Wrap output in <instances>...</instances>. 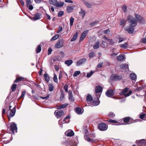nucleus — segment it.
<instances>
[{
	"label": "nucleus",
	"mask_w": 146,
	"mask_h": 146,
	"mask_svg": "<svg viewBox=\"0 0 146 146\" xmlns=\"http://www.w3.org/2000/svg\"><path fill=\"white\" fill-rule=\"evenodd\" d=\"M108 41L109 42V44L110 45H113L114 43V42L113 41V40L112 39H109Z\"/></svg>",
	"instance_id": "680f3d73"
},
{
	"label": "nucleus",
	"mask_w": 146,
	"mask_h": 146,
	"mask_svg": "<svg viewBox=\"0 0 146 146\" xmlns=\"http://www.w3.org/2000/svg\"><path fill=\"white\" fill-rule=\"evenodd\" d=\"M27 6L28 7V9L29 10H32L33 9V6L32 5H31V4L29 5H27Z\"/></svg>",
	"instance_id": "6e6d98bb"
},
{
	"label": "nucleus",
	"mask_w": 146,
	"mask_h": 146,
	"mask_svg": "<svg viewBox=\"0 0 146 146\" xmlns=\"http://www.w3.org/2000/svg\"><path fill=\"white\" fill-rule=\"evenodd\" d=\"M137 145L139 146H146V140L142 139L137 141Z\"/></svg>",
	"instance_id": "1a4fd4ad"
},
{
	"label": "nucleus",
	"mask_w": 146,
	"mask_h": 146,
	"mask_svg": "<svg viewBox=\"0 0 146 146\" xmlns=\"http://www.w3.org/2000/svg\"><path fill=\"white\" fill-rule=\"evenodd\" d=\"M64 14V12L63 11H60L58 14V16L59 17L62 16Z\"/></svg>",
	"instance_id": "37998d69"
},
{
	"label": "nucleus",
	"mask_w": 146,
	"mask_h": 146,
	"mask_svg": "<svg viewBox=\"0 0 146 146\" xmlns=\"http://www.w3.org/2000/svg\"><path fill=\"white\" fill-rule=\"evenodd\" d=\"M120 67L121 69L126 70L129 69L128 64H121Z\"/></svg>",
	"instance_id": "5701e85b"
},
{
	"label": "nucleus",
	"mask_w": 146,
	"mask_h": 146,
	"mask_svg": "<svg viewBox=\"0 0 146 146\" xmlns=\"http://www.w3.org/2000/svg\"><path fill=\"white\" fill-rule=\"evenodd\" d=\"M110 31L109 29H107L103 31V33L105 34H108L110 33Z\"/></svg>",
	"instance_id": "052dcab7"
},
{
	"label": "nucleus",
	"mask_w": 146,
	"mask_h": 146,
	"mask_svg": "<svg viewBox=\"0 0 146 146\" xmlns=\"http://www.w3.org/2000/svg\"><path fill=\"white\" fill-rule=\"evenodd\" d=\"M17 84H13L11 86V88L12 89V92L15 91L16 88Z\"/></svg>",
	"instance_id": "ea45409f"
},
{
	"label": "nucleus",
	"mask_w": 146,
	"mask_h": 146,
	"mask_svg": "<svg viewBox=\"0 0 146 146\" xmlns=\"http://www.w3.org/2000/svg\"><path fill=\"white\" fill-rule=\"evenodd\" d=\"M64 94L63 93H62L61 94V95H60V100H63V99L64 98Z\"/></svg>",
	"instance_id": "774afa93"
},
{
	"label": "nucleus",
	"mask_w": 146,
	"mask_h": 146,
	"mask_svg": "<svg viewBox=\"0 0 146 146\" xmlns=\"http://www.w3.org/2000/svg\"><path fill=\"white\" fill-rule=\"evenodd\" d=\"M126 22V20L125 19H123L120 23V25H123V26L125 25V23Z\"/></svg>",
	"instance_id": "4c0bfd02"
},
{
	"label": "nucleus",
	"mask_w": 146,
	"mask_h": 146,
	"mask_svg": "<svg viewBox=\"0 0 146 146\" xmlns=\"http://www.w3.org/2000/svg\"><path fill=\"white\" fill-rule=\"evenodd\" d=\"M53 86L52 84H50L49 86V90L50 91H53Z\"/></svg>",
	"instance_id": "09e8293b"
},
{
	"label": "nucleus",
	"mask_w": 146,
	"mask_h": 146,
	"mask_svg": "<svg viewBox=\"0 0 146 146\" xmlns=\"http://www.w3.org/2000/svg\"><path fill=\"white\" fill-rule=\"evenodd\" d=\"M124 58V56L123 54H120L117 57V59L120 61L122 60Z\"/></svg>",
	"instance_id": "cd10ccee"
},
{
	"label": "nucleus",
	"mask_w": 146,
	"mask_h": 146,
	"mask_svg": "<svg viewBox=\"0 0 146 146\" xmlns=\"http://www.w3.org/2000/svg\"><path fill=\"white\" fill-rule=\"evenodd\" d=\"M74 21V18L71 17L70 19V26H72L73 25Z\"/></svg>",
	"instance_id": "e433bc0d"
},
{
	"label": "nucleus",
	"mask_w": 146,
	"mask_h": 146,
	"mask_svg": "<svg viewBox=\"0 0 146 146\" xmlns=\"http://www.w3.org/2000/svg\"><path fill=\"white\" fill-rule=\"evenodd\" d=\"M92 96L90 94H88L86 97V100L87 102H91L92 100Z\"/></svg>",
	"instance_id": "7c9ffc66"
},
{
	"label": "nucleus",
	"mask_w": 146,
	"mask_h": 146,
	"mask_svg": "<svg viewBox=\"0 0 146 146\" xmlns=\"http://www.w3.org/2000/svg\"><path fill=\"white\" fill-rule=\"evenodd\" d=\"M127 19L131 27H134L137 25V21L131 15H129L127 17Z\"/></svg>",
	"instance_id": "f257e3e1"
},
{
	"label": "nucleus",
	"mask_w": 146,
	"mask_h": 146,
	"mask_svg": "<svg viewBox=\"0 0 146 146\" xmlns=\"http://www.w3.org/2000/svg\"><path fill=\"white\" fill-rule=\"evenodd\" d=\"M65 91L67 92H68V86L67 85H66L64 87Z\"/></svg>",
	"instance_id": "69168bd1"
},
{
	"label": "nucleus",
	"mask_w": 146,
	"mask_h": 146,
	"mask_svg": "<svg viewBox=\"0 0 146 146\" xmlns=\"http://www.w3.org/2000/svg\"><path fill=\"white\" fill-rule=\"evenodd\" d=\"M129 89L127 88H125L122 91L120 92L119 94L120 95H123L125 96V97H127L130 95L132 93V91L131 90L127 93H126L128 91Z\"/></svg>",
	"instance_id": "7ed1b4c3"
},
{
	"label": "nucleus",
	"mask_w": 146,
	"mask_h": 146,
	"mask_svg": "<svg viewBox=\"0 0 146 146\" xmlns=\"http://www.w3.org/2000/svg\"><path fill=\"white\" fill-rule=\"evenodd\" d=\"M64 40L63 39L58 40L55 44L54 47L56 48H59L63 46Z\"/></svg>",
	"instance_id": "20e7f679"
},
{
	"label": "nucleus",
	"mask_w": 146,
	"mask_h": 146,
	"mask_svg": "<svg viewBox=\"0 0 146 146\" xmlns=\"http://www.w3.org/2000/svg\"><path fill=\"white\" fill-rule=\"evenodd\" d=\"M130 77L131 79L133 81L135 82L136 79V75L134 73H131L130 74Z\"/></svg>",
	"instance_id": "b1692460"
},
{
	"label": "nucleus",
	"mask_w": 146,
	"mask_h": 146,
	"mask_svg": "<svg viewBox=\"0 0 146 146\" xmlns=\"http://www.w3.org/2000/svg\"><path fill=\"white\" fill-rule=\"evenodd\" d=\"M93 73V72L91 70L90 72H88L87 73L86 76L88 78L90 77L92 75Z\"/></svg>",
	"instance_id": "de8ad7c7"
},
{
	"label": "nucleus",
	"mask_w": 146,
	"mask_h": 146,
	"mask_svg": "<svg viewBox=\"0 0 146 146\" xmlns=\"http://www.w3.org/2000/svg\"><path fill=\"white\" fill-rule=\"evenodd\" d=\"M129 120V118L128 117H126L124 118V121L125 123L128 122Z\"/></svg>",
	"instance_id": "13d9d810"
},
{
	"label": "nucleus",
	"mask_w": 146,
	"mask_h": 146,
	"mask_svg": "<svg viewBox=\"0 0 146 146\" xmlns=\"http://www.w3.org/2000/svg\"><path fill=\"white\" fill-rule=\"evenodd\" d=\"M95 136L93 134H90L89 136L88 135L85 136V138L86 140L88 142L91 141L92 140H94L93 138L95 137Z\"/></svg>",
	"instance_id": "9b49d317"
},
{
	"label": "nucleus",
	"mask_w": 146,
	"mask_h": 146,
	"mask_svg": "<svg viewBox=\"0 0 146 146\" xmlns=\"http://www.w3.org/2000/svg\"><path fill=\"white\" fill-rule=\"evenodd\" d=\"M145 113H141L139 117L141 119H143L144 117V116H145Z\"/></svg>",
	"instance_id": "bf43d9fd"
},
{
	"label": "nucleus",
	"mask_w": 146,
	"mask_h": 146,
	"mask_svg": "<svg viewBox=\"0 0 146 146\" xmlns=\"http://www.w3.org/2000/svg\"><path fill=\"white\" fill-rule=\"evenodd\" d=\"M79 14L80 16L82 17V18H83L86 14V12L84 10L81 8L80 11L79 12Z\"/></svg>",
	"instance_id": "393cba45"
},
{
	"label": "nucleus",
	"mask_w": 146,
	"mask_h": 146,
	"mask_svg": "<svg viewBox=\"0 0 146 146\" xmlns=\"http://www.w3.org/2000/svg\"><path fill=\"white\" fill-rule=\"evenodd\" d=\"M108 122L110 123H117V121L115 120H113L111 119H108Z\"/></svg>",
	"instance_id": "8fccbe9b"
},
{
	"label": "nucleus",
	"mask_w": 146,
	"mask_h": 146,
	"mask_svg": "<svg viewBox=\"0 0 146 146\" xmlns=\"http://www.w3.org/2000/svg\"><path fill=\"white\" fill-rule=\"evenodd\" d=\"M44 78L45 80L47 82L49 81L50 80V77L47 74H44Z\"/></svg>",
	"instance_id": "c85d7f7f"
},
{
	"label": "nucleus",
	"mask_w": 146,
	"mask_h": 146,
	"mask_svg": "<svg viewBox=\"0 0 146 146\" xmlns=\"http://www.w3.org/2000/svg\"><path fill=\"white\" fill-rule=\"evenodd\" d=\"M65 134L67 136L71 137L74 135V133L73 131L71 130H68L66 131Z\"/></svg>",
	"instance_id": "ddd939ff"
},
{
	"label": "nucleus",
	"mask_w": 146,
	"mask_h": 146,
	"mask_svg": "<svg viewBox=\"0 0 146 146\" xmlns=\"http://www.w3.org/2000/svg\"><path fill=\"white\" fill-rule=\"evenodd\" d=\"M118 43H120L123 41L124 40V38L121 37H119L118 38Z\"/></svg>",
	"instance_id": "4d7b16f0"
},
{
	"label": "nucleus",
	"mask_w": 146,
	"mask_h": 146,
	"mask_svg": "<svg viewBox=\"0 0 146 146\" xmlns=\"http://www.w3.org/2000/svg\"><path fill=\"white\" fill-rule=\"evenodd\" d=\"M53 80L54 82L56 83H57L58 82V80L56 74H54V76L53 78Z\"/></svg>",
	"instance_id": "c03bdc74"
},
{
	"label": "nucleus",
	"mask_w": 146,
	"mask_h": 146,
	"mask_svg": "<svg viewBox=\"0 0 146 146\" xmlns=\"http://www.w3.org/2000/svg\"><path fill=\"white\" fill-rule=\"evenodd\" d=\"M98 128L101 131H105L108 129V126L105 123H101L98 125Z\"/></svg>",
	"instance_id": "423d86ee"
},
{
	"label": "nucleus",
	"mask_w": 146,
	"mask_h": 146,
	"mask_svg": "<svg viewBox=\"0 0 146 146\" xmlns=\"http://www.w3.org/2000/svg\"><path fill=\"white\" fill-rule=\"evenodd\" d=\"M98 23V21H95L94 22L91 23H90V25L91 26H94L96 25Z\"/></svg>",
	"instance_id": "603ef678"
},
{
	"label": "nucleus",
	"mask_w": 146,
	"mask_h": 146,
	"mask_svg": "<svg viewBox=\"0 0 146 146\" xmlns=\"http://www.w3.org/2000/svg\"><path fill=\"white\" fill-rule=\"evenodd\" d=\"M73 63V61L72 60H67L65 61V64L68 66H70Z\"/></svg>",
	"instance_id": "a878e982"
},
{
	"label": "nucleus",
	"mask_w": 146,
	"mask_h": 146,
	"mask_svg": "<svg viewBox=\"0 0 146 146\" xmlns=\"http://www.w3.org/2000/svg\"><path fill=\"white\" fill-rule=\"evenodd\" d=\"M78 33L76 32L73 36V37L71 39L70 41L71 42H73L75 40L77 39L78 37Z\"/></svg>",
	"instance_id": "2f4dec72"
},
{
	"label": "nucleus",
	"mask_w": 146,
	"mask_h": 146,
	"mask_svg": "<svg viewBox=\"0 0 146 146\" xmlns=\"http://www.w3.org/2000/svg\"><path fill=\"white\" fill-rule=\"evenodd\" d=\"M62 30V27L61 26L59 27V28L58 29V31L57 32V33H60Z\"/></svg>",
	"instance_id": "e2e57ef3"
},
{
	"label": "nucleus",
	"mask_w": 146,
	"mask_h": 146,
	"mask_svg": "<svg viewBox=\"0 0 146 146\" xmlns=\"http://www.w3.org/2000/svg\"><path fill=\"white\" fill-rule=\"evenodd\" d=\"M56 111H55L54 114L57 118H59L61 117L64 114L63 111L62 110H59L57 112Z\"/></svg>",
	"instance_id": "9d476101"
},
{
	"label": "nucleus",
	"mask_w": 146,
	"mask_h": 146,
	"mask_svg": "<svg viewBox=\"0 0 146 146\" xmlns=\"http://www.w3.org/2000/svg\"><path fill=\"white\" fill-rule=\"evenodd\" d=\"M86 61V58H83L79 60L77 62L76 66H79L85 63Z\"/></svg>",
	"instance_id": "dca6fc26"
},
{
	"label": "nucleus",
	"mask_w": 146,
	"mask_h": 146,
	"mask_svg": "<svg viewBox=\"0 0 146 146\" xmlns=\"http://www.w3.org/2000/svg\"><path fill=\"white\" fill-rule=\"evenodd\" d=\"M41 47L40 45H38L36 49V52L37 53H39L41 50Z\"/></svg>",
	"instance_id": "79ce46f5"
},
{
	"label": "nucleus",
	"mask_w": 146,
	"mask_h": 146,
	"mask_svg": "<svg viewBox=\"0 0 146 146\" xmlns=\"http://www.w3.org/2000/svg\"><path fill=\"white\" fill-rule=\"evenodd\" d=\"M24 78L22 77H19L17 78L15 80L14 82H17L19 81L23 80Z\"/></svg>",
	"instance_id": "72a5a7b5"
},
{
	"label": "nucleus",
	"mask_w": 146,
	"mask_h": 146,
	"mask_svg": "<svg viewBox=\"0 0 146 146\" xmlns=\"http://www.w3.org/2000/svg\"><path fill=\"white\" fill-rule=\"evenodd\" d=\"M125 29L129 33H133L134 31V27H126L125 28Z\"/></svg>",
	"instance_id": "a211bd4d"
},
{
	"label": "nucleus",
	"mask_w": 146,
	"mask_h": 146,
	"mask_svg": "<svg viewBox=\"0 0 146 146\" xmlns=\"http://www.w3.org/2000/svg\"><path fill=\"white\" fill-rule=\"evenodd\" d=\"M82 109L79 107H77L75 109V111L76 113L79 114H81L82 113Z\"/></svg>",
	"instance_id": "bb28decb"
},
{
	"label": "nucleus",
	"mask_w": 146,
	"mask_h": 146,
	"mask_svg": "<svg viewBox=\"0 0 146 146\" xmlns=\"http://www.w3.org/2000/svg\"><path fill=\"white\" fill-rule=\"evenodd\" d=\"M80 73V72L79 71H77L75 72L73 76L74 77L76 76Z\"/></svg>",
	"instance_id": "49530a36"
},
{
	"label": "nucleus",
	"mask_w": 146,
	"mask_h": 146,
	"mask_svg": "<svg viewBox=\"0 0 146 146\" xmlns=\"http://www.w3.org/2000/svg\"><path fill=\"white\" fill-rule=\"evenodd\" d=\"M108 45V43L104 41H102V43L100 44V46L103 48L107 47Z\"/></svg>",
	"instance_id": "473e14b6"
},
{
	"label": "nucleus",
	"mask_w": 146,
	"mask_h": 146,
	"mask_svg": "<svg viewBox=\"0 0 146 146\" xmlns=\"http://www.w3.org/2000/svg\"><path fill=\"white\" fill-rule=\"evenodd\" d=\"M143 88L141 87H139L137 88L135 90V91L136 92H140L141 91Z\"/></svg>",
	"instance_id": "5fc2aeb1"
},
{
	"label": "nucleus",
	"mask_w": 146,
	"mask_h": 146,
	"mask_svg": "<svg viewBox=\"0 0 146 146\" xmlns=\"http://www.w3.org/2000/svg\"><path fill=\"white\" fill-rule=\"evenodd\" d=\"M122 10L124 12H126L127 10V7L125 5H123L122 7Z\"/></svg>",
	"instance_id": "864d4df0"
},
{
	"label": "nucleus",
	"mask_w": 146,
	"mask_h": 146,
	"mask_svg": "<svg viewBox=\"0 0 146 146\" xmlns=\"http://www.w3.org/2000/svg\"><path fill=\"white\" fill-rule=\"evenodd\" d=\"M50 3L55 6L57 7H61L63 6L64 2H58L57 0H49Z\"/></svg>",
	"instance_id": "f03ea898"
},
{
	"label": "nucleus",
	"mask_w": 146,
	"mask_h": 146,
	"mask_svg": "<svg viewBox=\"0 0 146 146\" xmlns=\"http://www.w3.org/2000/svg\"><path fill=\"white\" fill-rule=\"evenodd\" d=\"M119 46L121 48L126 49L128 47V43L126 42L124 44L120 45Z\"/></svg>",
	"instance_id": "f704fd0d"
},
{
	"label": "nucleus",
	"mask_w": 146,
	"mask_h": 146,
	"mask_svg": "<svg viewBox=\"0 0 146 146\" xmlns=\"http://www.w3.org/2000/svg\"><path fill=\"white\" fill-rule=\"evenodd\" d=\"M68 105V104H62V105H61L60 106L61 107V109L64 108H65Z\"/></svg>",
	"instance_id": "0e129e2a"
},
{
	"label": "nucleus",
	"mask_w": 146,
	"mask_h": 146,
	"mask_svg": "<svg viewBox=\"0 0 146 146\" xmlns=\"http://www.w3.org/2000/svg\"><path fill=\"white\" fill-rule=\"evenodd\" d=\"M11 129L12 131L14 133L15 131L16 132H17V125L14 123H11L10 126Z\"/></svg>",
	"instance_id": "f8f14e48"
},
{
	"label": "nucleus",
	"mask_w": 146,
	"mask_h": 146,
	"mask_svg": "<svg viewBox=\"0 0 146 146\" xmlns=\"http://www.w3.org/2000/svg\"><path fill=\"white\" fill-rule=\"evenodd\" d=\"M122 78L121 75H118L116 74H113L110 77V80L112 81H117L121 79Z\"/></svg>",
	"instance_id": "39448f33"
},
{
	"label": "nucleus",
	"mask_w": 146,
	"mask_h": 146,
	"mask_svg": "<svg viewBox=\"0 0 146 146\" xmlns=\"http://www.w3.org/2000/svg\"><path fill=\"white\" fill-rule=\"evenodd\" d=\"M16 108L15 107L13 108L12 110H10V112L9 113V116L12 117H13L15 115L16 112Z\"/></svg>",
	"instance_id": "aec40b11"
},
{
	"label": "nucleus",
	"mask_w": 146,
	"mask_h": 146,
	"mask_svg": "<svg viewBox=\"0 0 146 146\" xmlns=\"http://www.w3.org/2000/svg\"><path fill=\"white\" fill-rule=\"evenodd\" d=\"M114 94V91L113 90L111 89L107 91L106 92V96L108 97H111Z\"/></svg>",
	"instance_id": "0eeeda50"
},
{
	"label": "nucleus",
	"mask_w": 146,
	"mask_h": 146,
	"mask_svg": "<svg viewBox=\"0 0 146 146\" xmlns=\"http://www.w3.org/2000/svg\"><path fill=\"white\" fill-rule=\"evenodd\" d=\"M99 42H96V44L93 46V48L95 49H98L99 48Z\"/></svg>",
	"instance_id": "a18cd8bd"
},
{
	"label": "nucleus",
	"mask_w": 146,
	"mask_h": 146,
	"mask_svg": "<svg viewBox=\"0 0 146 146\" xmlns=\"http://www.w3.org/2000/svg\"><path fill=\"white\" fill-rule=\"evenodd\" d=\"M88 30H86L84 31L82 34L80 38V41H82L83 39L84 38L87 34H88Z\"/></svg>",
	"instance_id": "f3484780"
},
{
	"label": "nucleus",
	"mask_w": 146,
	"mask_h": 146,
	"mask_svg": "<svg viewBox=\"0 0 146 146\" xmlns=\"http://www.w3.org/2000/svg\"><path fill=\"white\" fill-rule=\"evenodd\" d=\"M83 3L88 8H90L91 7V5L88 2L85 1H84Z\"/></svg>",
	"instance_id": "a19ab883"
},
{
	"label": "nucleus",
	"mask_w": 146,
	"mask_h": 146,
	"mask_svg": "<svg viewBox=\"0 0 146 146\" xmlns=\"http://www.w3.org/2000/svg\"><path fill=\"white\" fill-rule=\"evenodd\" d=\"M102 91V89L101 86L98 85L95 88V92L96 94L101 93ZM97 95V94H96Z\"/></svg>",
	"instance_id": "2eb2a0df"
},
{
	"label": "nucleus",
	"mask_w": 146,
	"mask_h": 146,
	"mask_svg": "<svg viewBox=\"0 0 146 146\" xmlns=\"http://www.w3.org/2000/svg\"><path fill=\"white\" fill-rule=\"evenodd\" d=\"M135 16L136 19L139 22H142L144 20L143 18L141 16L138 15L137 14H135Z\"/></svg>",
	"instance_id": "6ab92c4d"
},
{
	"label": "nucleus",
	"mask_w": 146,
	"mask_h": 146,
	"mask_svg": "<svg viewBox=\"0 0 146 146\" xmlns=\"http://www.w3.org/2000/svg\"><path fill=\"white\" fill-rule=\"evenodd\" d=\"M60 35L59 34H56L53 36L51 39V41L55 40L57 39L59 37Z\"/></svg>",
	"instance_id": "c756f323"
},
{
	"label": "nucleus",
	"mask_w": 146,
	"mask_h": 146,
	"mask_svg": "<svg viewBox=\"0 0 146 146\" xmlns=\"http://www.w3.org/2000/svg\"><path fill=\"white\" fill-rule=\"evenodd\" d=\"M103 62L99 63L98 64L97 67L98 68H100L103 65Z\"/></svg>",
	"instance_id": "338daca9"
},
{
	"label": "nucleus",
	"mask_w": 146,
	"mask_h": 146,
	"mask_svg": "<svg viewBox=\"0 0 146 146\" xmlns=\"http://www.w3.org/2000/svg\"><path fill=\"white\" fill-rule=\"evenodd\" d=\"M88 55L91 58L95 56V54L93 52H91Z\"/></svg>",
	"instance_id": "58836bf2"
},
{
	"label": "nucleus",
	"mask_w": 146,
	"mask_h": 146,
	"mask_svg": "<svg viewBox=\"0 0 146 146\" xmlns=\"http://www.w3.org/2000/svg\"><path fill=\"white\" fill-rule=\"evenodd\" d=\"M77 144V141L75 140H72L70 142H67L66 143V146L70 145V146H76Z\"/></svg>",
	"instance_id": "4468645a"
},
{
	"label": "nucleus",
	"mask_w": 146,
	"mask_h": 146,
	"mask_svg": "<svg viewBox=\"0 0 146 146\" xmlns=\"http://www.w3.org/2000/svg\"><path fill=\"white\" fill-rule=\"evenodd\" d=\"M100 103V101L99 100H98L97 101H93L91 102V104L94 106H97Z\"/></svg>",
	"instance_id": "c9c22d12"
},
{
	"label": "nucleus",
	"mask_w": 146,
	"mask_h": 146,
	"mask_svg": "<svg viewBox=\"0 0 146 146\" xmlns=\"http://www.w3.org/2000/svg\"><path fill=\"white\" fill-rule=\"evenodd\" d=\"M69 94V99L70 101L71 102H74V99L73 96L72 92L71 91H69L68 92Z\"/></svg>",
	"instance_id": "412c9836"
},
{
	"label": "nucleus",
	"mask_w": 146,
	"mask_h": 146,
	"mask_svg": "<svg viewBox=\"0 0 146 146\" xmlns=\"http://www.w3.org/2000/svg\"><path fill=\"white\" fill-rule=\"evenodd\" d=\"M74 9V7L72 6H68L66 8V12L67 13H69L72 11Z\"/></svg>",
	"instance_id": "4be33fe9"
},
{
	"label": "nucleus",
	"mask_w": 146,
	"mask_h": 146,
	"mask_svg": "<svg viewBox=\"0 0 146 146\" xmlns=\"http://www.w3.org/2000/svg\"><path fill=\"white\" fill-rule=\"evenodd\" d=\"M41 14L40 13H36L34 15L33 17H30L31 19L33 21H36L40 19Z\"/></svg>",
	"instance_id": "6e6552de"
},
{
	"label": "nucleus",
	"mask_w": 146,
	"mask_h": 146,
	"mask_svg": "<svg viewBox=\"0 0 146 146\" xmlns=\"http://www.w3.org/2000/svg\"><path fill=\"white\" fill-rule=\"evenodd\" d=\"M115 116V114L112 112H110L109 114V116L110 117H113Z\"/></svg>",
	"instance_id": "3c124183"
}]
</instances>
